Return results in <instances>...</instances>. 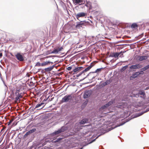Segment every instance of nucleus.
<instances>
[{"mask_svg":"<svg viewBox=\"0 0 149 149\" xmlns=\"http://www.w3.org/2000/svg\"><path fill=\"white\" fill-rule=\"evenodd\" d=\"M72 95H66L62 98L61 102L62 103L70 102L72 100Z\"/></svg>","mask_w":149,"mask_h":149,"instance_id":"obj_1","label":"nucleus"},{"mask_svg":"<svg viewBox=\"0 0 149 149\" xmlns=\"http://www.w3.org/2000/svg\"><path fill=\"white\" fill-rule=\"evenodd\" d=\"M66 128L65 127H62L61 128L59 129L57 131H55L52 133V135L53 136L57 135L58 134L64 132L66 130Z\"/></svg>","mask_w":149,"mask_h":149,"instance_id":"obj_2","label":"nucleus"},{"mask_svg":"<svg viewBox=\"0 0 149 149\" xmlns=\"http://www.w3.org/2000/svg\"><path fill=\"white\" fill-rule=\"evenodd\" d=\"M86 14L84 12H80L75 14V17L77 19L79 20L80 21V18L86 17Z\"/></svg>","mask_w":149,"mask_h":149,"instance_id":"obj_3","label":"nucleus"},{"mask_svg":"<svg viewBox=\"0 0 149 149\" xmlns=\"http://www.w3.org/2000/svg\"><path fill=\"white\" fill-rule=\"evenodd\" d=\"M93 66V64L92 63H91L90 65L88 66V67L86 68V69H84V70L83 71H82V72H81L80 73L78 74L77 75V76L79 77L83 74H84V73L85 72H86L87 71H88L90 69H91L92 68V67Z\"/></svg>","mask_w":149,"mask_h":149,"instance_id":"obj_4","label":"nucleus"},{"mask_svg":"<svg viewBox=\"0 0 149 149\" xmlns=\"http://www.w3.org/2000/svg\"><path fill=\"white\" fill-rule=\"evenodd\" d=\"M15 57L18 60L20 61H24V59L23 56L20 53H17L15 55Z\"/></svg>","mask_w":149,"mask_h":149,"instance_id":"obj_5","label":"nucleus"},{"mask_svg":"<svg viewBox=\"0 0 149 149\" xmlns=\"http://www.w3.org/2000/svg\"><path fill=\"white\" fill-rule=\"evenodd\" d=\"M142 65L139 64H136L134 65H132L130 67V68L132 69H137L141 68Z\"/></svg>","mask_w":149,"mask_h":149,"instance_id":"obj_6","label":"nucleus"},{"mask_svg":"<svg viewBox=\"0 0 149 149\" xmlns=\"http://www.w3.org/2000/svg\"><path fill=\"white\" fill-rule=\"evenodd\" d=\"M91 91H85L84 94V98H86L89 97L91 95Z\"/></svg>","mask_w":149,"mask_h":149,"instance_id":"obj_7","label":"nucleus"},{"mask_svg":"<svg viewBox=\"0 0 149 149\" xmlns=\"http://www.w3.org/2000/svg\"><path fill=\"white\" fill-rule=\"evenodd\" d=\"M127 105V103L125 102L119 103L117 105V107L119 108H124Z\"/></svg>","mask_w":149,"mask_h":149,"instance_id":"obj_8","label":"nucleus"},{"mask_svg":"<svg viewBox=\"0 0 149 149\" xmlns=\"http://www.w3.org/2000/svg\"><path fill=\"white\" fill-rule=\"evenodd\" d=\"M89 122L88 118H85L81 120L79 122V123L81 124H84L85 123H88Z\"/></svg>","mask_w":149,"mask_h":149,"instance_id":"obj_9","label":"nucleus"},{"mask_svg":"<svg viewBox=\"0 0 149 149\" xmlns=\"http://www.w3.org/2000/svg\"><path fill=\"white\" fill-rule=\"evenodd\" d=\"M45 105V104L44 103H41L40 104H38L36 105L35 109L39 107H40V109H42L44 107Z\"/></svg>","mask_w":149,"mask_h":149,"instance_id":"obj_10","label":"nucleus"},{"mask_svg":"<svg viewBox=\"0 0 149 149\" xmlns=\"http://www.w3.org/2000/svg\"><path fill=\"white\" fill-rule=\"evenodd\" d=\"M138 94L141 95V97L142 98H144L146 96L145 92L143 90H140L139 91Z\"/></svg>","mask_w":149,"mask_h":149,"instance_id":"obj_11","label":"nucleus"},{"mask_svg":"<svg viewBox=\"0 0 149 149\" xmlns=\"http://www.w3.org/2000/svg\"><path fill=\"white\" fill-rule=\"evenodd\" d=\"M142 73L141 72V71L140 72H135L134 74H133L131 76V77L133 78H135L136 77H137L139 75V74H142Z\"/></svg>","mask_w":149,"mask_h":149,"instance_id":"obj_12","label":"nucleus"},{"mask_svg":"<svg viewBox=\"0 0 149 149\" xmlns=\"http://www.w3.org/2000/svg\"><path fill=\"white\" fill-rule=\"evenodd\" d=\"M122 54V52H121L120 53H113L112 55H111L110 56L111 57L116 58L118 57L120 54Z\"/></svg>","mask_w":149,"mask_h":149,"instance_id":"obj_13","label":"nucleus"},{"mask_svg":"<svg viewBox=\"0 0 149 149\" xmlns=\"http://www.w3.org/2000/svg\"><path fill=\"white\" fill-rule=\"evenodd\" d=\"M82 25H84V24L83 23L82 21H81L80 22H77L76 27L77 28H80V27H82Z\"/></svg>","mask_w":149,"mask_h":149,"instance_id":"obj_14","label":"nucleus"},{"mask_svg":"<svg viewBox=\"0 0 149 149\" xmlns=\"http://www.w3.org/2000/svg\"><path fill=\"white\" fill-rule=\"evenodd\" d=\"M84 68L82 67H79L76 68L75 69L73 70V71L75 73L77 71H80L81 70H82Z\"/></svg>","mask_w":149,"mask_h":149,"instance_id":"obj_15","label":"nucleus"},{"mask_svg":"<svg viewBox=\"0 0 149 149\" xmlns=\"http://www.w3.org/2000/svg\"><path fill=\"white\" fill-rule=\"evenodd\" d=\"M138 25L136 23H134L132 24L131 26V28L133 29H137Z\"/></svg>","mask_w":149,"mask_h":149,"instance_id":"obj_16","label":"nucleus"},{"mask_svg":"<svg viewBox=\"0 0 149 149\" xmlns=\"http://www.w3.org/2000/svg\"><path fill=\"white\" fill-rule=\"evenodd\" d=\"M148 58V56H140L139 57V60L140 61L145 60Z\"/></svg>","mask_w":149,"mask_h":149,"instance_id":"obj_17","label":"nucleus"},{"mask_svg":"<svg viewBox=\"0 0 149 149\" xmlns=\"http://www.w3.org/2000/svg\"><path fill=\"white\" fill-rule=\"evenodd\" d=\"M148 111H149V109H146V111H141V112L139 113L138 114V115L135 117H136L138 116H140L142 115H143L144 113H146Z\"/></svg>","mask_w":149,"mask_h":149,"instance_id":"obj_18","label":"nucleus"},{"mask_svg":"<svg viewBox=\"0 0 149 149\" xmlns=\"http://www.w3.org/2000/svg\"><path fill=\"white\" fill-rule=\"evenodd\" d=\"M54 67V65L49 67L45 68V70L46 71L48 72L52 70Z\"/></svg>","mask_w":149,"mask_h":149,"instance_id":"obj_19","label":"nucleus"},{"mask_svg":"<svg viewBox=\"0 0 149 149\" xmlns=\"http://www.w3.org/2000/svg\"><path fill=\"white\" fill-rule=\"evenodd\" d=\"M50 63H52V64L53 63L52 62H50L49 61H46L41 63L42 66H44L48 64H49Z\"/></svg>","mask_w":149,"mask_h":149,"instance_id":"obj_20","label":"nucleus"},{"mask_svg":"<svg viewBox=\"0 0 149 149\" xmlns=\"http://www.w3.org/2000/svg\"><path fill=\"white\" fill-rule=\"evenodd\" d=\"M59 52L58 51V50L57 48L54 49V50L50 52V54H57Z\"/></svg>","mask_w":149,"mask_h":149,"instance_id":"obj_21","label":"nucleus"},{"mask_svg":"<svg viewBox=\"0 0 149 149\" xmlns=\"http://www.w3.org/2000/svg\"><path fill=\"white\" fill-rule=\"evenodd\" d=\"M149 68V65H148L145 66V67L141 69V72L142 73H143V71H144L146 70H147L148 68Z\"/></svg>","mask_w":149,"mask_h":149,"instance_id":"obj_22","label":"nucleus"},{"mask_svg":"<svg viewBox=\"0 0 149 149\" xmlns=\"http://www.w3.org/2000/svg\"><path fill=\"white\" fill-rule=\"evenodd\" d=\"M22 96L19 94H18L17 96L15 97V99L16 101H17L19 98H22Z\"/></svg>","mask_w":149,"mask_h":149,"instance_id":"obj_23","label":"nucleus"},{"mask_svg":"<svg viewBox=\"0 0 149 149\" xmlns=\"http://www.w3.org/2000/svg\"><path fill=\"white\" fill-rule=\"evenodd\" d=\"M102 135V134H100L99 135H98L96 137L95 139L93 140L92 141H90V142H89V144H90V143H92V142H94V141H95L96 140V139H97L99 136H101V135Z\"/></svg>","mask_w":149,"mask_h":149,"instance_id":"obj_24","label":"nucleus"},{"mask_svg":"<svg viewBox=\"0 0 149 149\" xmlns=\"http://www.w3.org/2000/svg\"><path fill=\"white\" fill-rule=\"evenodd\" d=\"M56 48L57 49L59 53V52L62 51L63 49V48L62 47H57Z\"/></svg>","mask_w":149,"mask_h":149,"instance_id":"obj_25","label":"nucleus"},{"mask_svg":"<svg viewBox=\"0 0 149 149\" xmlns=\"http://www.w3.org/2000/svg\"><path fill=\"white\" fill-rule=\"evenodd\" d=\"M31 134V132L29 131H28L26 133V134L24 136V138H26V137H27V136L28 135H29Z\"/></svg>","mask_w":149,"mask_h":149,"instance_id":"obj_26","label":"nucleus"},{"mask_svg":"<svg viewBox=\"0 0 149 149\" xmlns=\"http://www.w3.org/2000/svg\"><path fill=\"white\" fill-rule=\"evenodd\" d=\"M62 139V138H59L57 139H56L54 142H59Z\"/></svg>","mask_w":149,"mask_h":149,"instance_id":"obj_27","label":"nucleus"},{"mask_svg":"<svg viewBox=\"0 0 149 149\" xmlns=\"http://www.w3.org/2000/svg\"><path fill=\"white\" fill-rule=\"evenodd\" d=\"M113 103V102L112 101H110L108 103L106 104L107 105V106L108 107L110 105L112 104Z\"/></svg>","mask_w":149,"mask_h":149,"instance_id":"obj_28","label":"nucleus"},{"mask_svg":"<svg viewBox=\"0 0 149 149\" xmlns=\"http://www.w3.org/2000/svg\"><path fill=\"white\" fill-rule=\"evenodd\" d=\"M107 104H105V105H103V106L101 107V109H103L107 108L108 107L107 106Z\"/></svg>","mask_w":149,"mask_h":149,"instance_id":"obj_29","label":"nucleus"},{"mask_svg":"<svg viewBox=\"0 0 149 149\" xmlns=\"http://www.w3.org/2000/svg\"><path fill=\"white\" fill-rule=\"evenodd\" d=\"M111 83V81L110 80H107L105 82V85H107Z\"/></svg>","mask_w":149,"mask_h":149,"instance_id":"obj_30","label":"nucleus"},{"mask_svg":"<svg viewBox=\"0 0 149 149\" xmlns=\"http://www.w3.org/2000/svg\"><path fill=\"white\" fill-rule=\"evenodd\" d=\"M75 3H80L82 2V0H75Z\"/></svg>","mask_w":149,"mask_h":149,"instance_id":"obj_31","label":"nucleus"},{"mask_svg":"<svg viewBox=\"0 0 149 149\" xmlns=\"http://www.w3.org/2000/svg\"><path fill=\"white\" fill-rule=\"evenodd\" d=\"M102 69V68L97 69L95 72H94L97 73L98 72L101 71V69Z\"/></svg>","mask_w":149,"mask_h":149,"instance_id":"obj_32","label":"nucleus"},{"mask_svg":"<svg viewBox=\"0 0 149 149\" xmlns=\"http://www.w3.org/2000/svg\"><path fill=\"white\" fill-rule=\"evenodd\" d=\"M36 129L33 128V129L30 130H29V131H30L31 133H31L34 132L35 131H36Z\"/></svg>","mask_w":149,"mask_h":149,"instance_id":"obj_33","label":"nucleus"},{"mask_svg":"<svg viewBox=\"0 0 149 149\" xmlns=\"http://www.w3.org/2000/svg\"><path fill=\"white\" fill-rule=\"evenodd\" d=\"M125 123H120L119 125H116L115 127H114V128H116V127H119V126H121V125H124V124Z\"/></svg>","mask_w":149,"mask_h":149,"instance_id":"obj_34","label":"nucleus"},{"mask_svg":"<svg viewBox=\"0 0 149 149\" xmlns=\"http://www.w3.org/2000/svg\"><path fill=\"white\" fill-rule=\"evenodd\" d=\"M36 66H42L41 63L39 62L37 63L36 64Z\"/></svg>","mask_w":149,"mask_h":149,"instance_id":"obj_35","label":"nucleus"},{"mask_svg":"<svg viewBox=\"0 0 149 149\" xmlns=\"http://www.w3.org/2000/svg\"><path fill=\"white\" fill-rule=\"evenodd\" d=\"M127 65H125L122 68V70H125L127 67Z\"/></svg>","mask_w":149,"mask_h":149,"instance_id":"obj_36","label":"nucleus"},{"mask_svg":"<svg viewBox=\"0 0 149 149\" xmlns=\"http://www.w3.org/2000/svg\"><path fill=\"white\" fill-rule=\"evenodd\" d=\"M13 119H12L10 120L9 121L8 123V125H9L10 123L13 121Z\"/></svg>","mask_w":149,"mask_h":149,"instance_id":"obj_37","label":"nucleus"},{"mask_svg":"<svg viewBox=\"0 0 149 149\" xmlns=\"http://www.w3.org/2000/svg\"><path fill=\"white\" fill-rule=\"evenodd\" d=\"M72 68L71 66H69L68 67L67 69L68 70L70 71L72 69Z\"/></svg>","mask_w":149,"mask_h":149,"instance_id":"obj_38","label":"nucleus"},{"mask_svg":"<svg viewBox=\"0 0 149 149\" xmlns=\"http://www.w3.org/2000/svg\"><path fill=\"white\" fill-rule=\"evenodd\" d=\"M114 128L113 127H111L110 128H109V130H108V131H110L113 129Z\"/></svg>","mask_w":149,"mask_h":149,"instance_id":"obj_39","label":"nucleus"},{"mask_svg":"<svg viewBox=\"0 0 149 149\" xmlns=\"http://www.w3.org/2000/svg\"><path fill=\"white\" fill-rule=\"evenodd\" d=\"M3 56L2 54L0 53V58H1Z\"/></svg>","mask_w":149,"mask_h":149,"instance_id":"obj_40","label":"nucleus"},{"mask_svg":"<svg viewBox=\"0 0 149 149\" xmlns=\"http://www.w3.org/2000/svg\"><path fill=\"white\" fill-rule=\"evenodd\" d=\"M47 100V98L44 99L43 100V101H45L46 100Z\"/></svg>","mask_w":149,"mask_h":149,"instance_id":"obj_41","label":"nucleus"},{"mask_svg":"<svg viewBox=\"0 0 149 149\" xmlns=\"http://www.w3.org/2000/svg\"><path fill=\"white\" fill-rule=\"evenodd\" d=\"M79 128H78V129H77V130H76V131H79Z\"/></svg>","mask_w":149,"mask_h":149,"instance_id":"obj_42","label":"nucleus"},{"mask_svg":"<svg viewBox=\"0 0 149 149\" xmlns=\"http://www.w3.org/2000/svg\"><path fill=\"white\" fill-rule=\"evenodd\" d=\"M91 125V124H89V125H86V126H90Z\"/></svg>","mask_w":149,"mask_h":149,"instance_id":"obj_43","label":"nucleus"},{"mask_svg":"<svg viewBox=\"0 0 149 149\" xmlns=\"http://www.w3.org/2000/svg\"><path fill=\"white\" fill-rule=\"evenodd\" d=\"M123 54H122L120 56V57H122L123 56H122V55H123Z\"/></svg>","mask_w":149,"mask_h":149,"instance_id":"obj_44","label":"nucleus"},{"mask_svg":"<svg viewBox=\"0 0 149 149\" xmlns=\"http://www.w3.org/2000/svg\"><path fill=\"white\" fill-rule=\"evenodd\" d=\"M44 149H49V148H45Z\"/></svg>","mask_w":149,"mask_h":149,"instance_id":"obj_45","label":"nucleus"},{"mask_svg":"<svg viewBox=\"0 0 149 149\" xmlns=\"http://www.w3.org/2000/svg\"><path fill=\"white\" fill-rule=\"evenodd\" d=\"M3 130V129H2V130H1V131H2Z\"/></svg>","mask_w":149,"mask_h":149,"instance_id":"obj_46","label":"nucleus"},{"mask_svg":"<svg viewBox=\"0 0 149 149\" xmlns=\"http://www.w3.org/2000/svg\"><path fill=\"white\" fill-rule=\"evenodd\" d=\"M88 144H89V143H88V144H86V145H88Z\"/></svg>","mask_w":149,"mask_h":149,"instance_id":"obj_47","label":"nucleus"},{"mask_svg":"<svg viewBox=\"0 0 149 149\" xmlns=\"http://www.w3.org/2000/svg\"><path fill=\"white\" fill-rule=\"evenodd\" d=\"M88 144H89V143H88V144H86V145H88Z\"/></svg>","mask_w":149,"mask_h":149,"instance_id":"obj_48","label":"nucleus"},{"mask_svg":"<svg viewBox=\"0 0 149 149\" xmlns=\"http://www.w3.org/2000/svg\"><path fill=\"white\" fill-rule=\"evenodd\" d=\"M51 100H52V99H51V100H50V101H51Z\"/></svg>","mask_w":149,"mask_h":149,"instance_id":"obj_49","label":"nucleus"},{"mask_svg":"<svg viewBox=\"0 0 149 149\" xmlns=\"http://www.w3.org/2000/svg\"><path fill=\"white\" fill-rule=\"evenodd\" d=\"M143 149H144V148Z\"/></svg>","mask_w":149,"mask_h":149,"instance_id":"obj_50","label":"nucleus"}]
</instances>
